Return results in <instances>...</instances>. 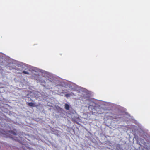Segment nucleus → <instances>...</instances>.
Wrapping results in <instances>:
<instances>
[{
  "instance_id": "f257e3e1",
  "label": "nucleus",
  "mask_w": 150,
  "mask_h": 150,
  "mask_svg": "<svg viewBox=\"0 0 150 150\" xmlns=\"http://www.w3.org/2000/svg\"><path fill=\"white\" fill-rule=\"evenodd\" d=\"M26 104L28 105L30 107H34L35 106V104L33 102H27L26 103Z\"/></svg>"
},
{
  "instance_id": "f03ea898",
  "label": "nucleus",
  "mask_w": 150,
  "mask_h": 150,
  "mask_svg": "<svg viewBox=\"0 0 150 150\" xmlns=\"http://www.w3.org/2000/svg\"><path fill=\"white\" fill-rule=\"evenodd\" d=\"M64 108L66 110H69L70 108V106L68 104L66 103L65 105Z\"/></svg>"
},
{
  "instance_id": "7ed1b4c3",
  "label": "nucleus",
  "mask_w": 150,
  "mask_h": 150,
  "mask_svg": "<svg viewBox=\"0 0 150 150\" xmlns=\"http://www.w3.org/2000/svg\"><path fill=\"white\" fill-rule=\"evenodd\" d=\"M119 115H117L116 116H115V117H111V118L113 119H116L117 118H121V117H119Z\"/></svg>"
},
{
  "instance_id": "20e7f679",
  "label": "nucleus",
  "mask_w": 150,
  "mask_h": 150,
  "mask_svg": "<svg viewBox=\"0 0 150 150\" xmlns=\"http://www.w3.org/2000/svg\"><path fill=\"white\" fill-rule=\"evenodd\" d=\"M23 73L29 75V73L26 71H23L22 72Z\"/></svg>"
},
{
  "instance_id": "39448f33",
  "label": "nucleus",
  "mask_w": 150,
  "mask_h": 150,
  "mask_svg": "<svg viewBox=\"0 0 150 150\" xmlns=\"http://www.w3.org/2000/svg\"><path fill=\"white\" fill-rule=\"evenodd\" d=\"M71 95H70V93L69 94H66L65 95V96L66 97H70V96Z\"/></svg>"
},
{
  "instance_id": "423d86ee",
  "label": "nucleus",
  "mask_w": 150,
  "mask_h": 150,
  "mask_svg": "<svg viewBox=\"0 0 150 150\" xmlns=\"http://www.w3.org/2000/svg\"><path fill=\"white\" fill-rule=\"evenodd\" d=\"M71 96L75 95L74 93H73L71 92L70 93Z\"/></svg>"
},
{
  "instance_id": "0eeeda50",
  "label": "nucleus",
  "mask_w": 150,
  "mask_h": 150,
  "mask_svg": "<svg viewBox=\"0 0 150 150\" xmlns=\"http://www.w3.org/2000/svg\"><path fill=\"white\" fill-rule=\"evenodd\" d=\"M14 134L16 135V134L15 133Z\"/></svg>"
}]
</instances>
